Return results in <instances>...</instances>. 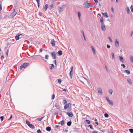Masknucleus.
<instances>
[{"label":"nucleus","mask_w":133,"mask_h":133,"mask_svg":"<svg viewBox=\"0 0 133 133\" xmlns=\"http://www.w3.org/2000/svg\"><path fill=\"white\" fill-rule=\"evenodd\" d=\"M24 35L21 34H18L15 37V38L16 40H18L20 39L24 38Z\"/></svg>","instance_id":"1"},{"label":"nucleus","mask_w":133,"mask_h":133,"mask_svg":"<svg viewBox=\"0 0 133 133\" xmlns=\"http://www.w3.org/2000/svg\"><path fill=\"white\" fill-rule=\"evenodd\" d=\"M13 10L14 11L12 12L11 15H10V18H11L14 17L17 14L16 12L15 11V7H14Z\"/></svg>","instance_id":"2"},{"label":"nucleus","mask_w":133,"mask_h":133,"mask_svg":"<svg viewBox=\"0 0 133 133\" xmlns=\"http://www.w3.org/2000/svg\"><path fill=\"white\" fill-rule=\"evenodd\" d=\"M83 5L85 6L84 7L87 8H89L91 7L90 5V4L89 3L88 0H87L84 2Z\"/></svg>","instance_id":"3"},{"label":"nucleus","mask_w":133,"mask_h":133,"mask_svg":"<svg viewBox=\"0 0 133 133\" xmlns=\"http://www.w3.org/2000/svg\"><path fill=\"white\" fill-rule=\"evenodd\" d=\"M29 65L28 63H25L22 64L20 66V68L21 69L23 68H25L26 67Z\"/></svg>","instance_id":"4"},{"label":"nucleus","mask_w":133,"mask_h":133,"mask_svg":"<svg viewBox=\"0 0 133 133\" xmlns=\"http://www.w3.org/2000/svg\"><path fill=\"white\" fill-rule=\"evenodd\" d=\"M66 5H63L62 6L59 7L58 9L59 12H62L64 9Z\"/></svg>","instance_id":"5"},{"label":"nucleus","mask_w":133,"mask_h":133,"mask_svg":"<svg viewBox=\"0 0 133 133\" xmlns=\"http://www.w3.org/2000/svg\"><path fill=\"white\" fill-rule=\"evenodd\" d=\"M51 55L53 59H56V53L55 52H53L51 53Z\"/></svg>","instance_id":"6"},{"label":"nucleus","mask_w":133,"mask_h":133,"mask_svg":"<svg viewBox=\"0 0 133 133\" xmlns=\"http://www.w3.org/2000/svg\"><path fill=\"white\" fill-rule=\"evenodd\" d=\"M119 45V41L118 39H116L115 42V45L116 47L117 48L118 47Z\"/></svg>","instance_id":"7"},{"label":"nucleus","mask_w":133,"mask_h":133,"mask_svg":"<svg viewBox=\"0 0 133 133\" xmlns=\"http://www.w3.org/2000/svg\"><path fill=\"white\" fill-rule=\"evenodd\" d=\"M50 43L52 46H55V41L54 39H53L51 40Z\"/></svg>","instance_id":"8"},{"label":"nucleus","mask_w":133,"mask_h":133,"mask_svg":"<svg viewBox=\"0 0 133 133\" xmlns=\"http://www.w3.org/2000/svg\"><path fill=\"white\" fill-rule=\"evenodd\" d=\"M98 93L100 95H102V89L101 88H99L98 89Z\"/></svg>","instance_id":"9"},{"label":"nucleus","mask_w":133,"mask_h":133,"mask_svg":"<svg viewBox=\"0 0 133 133\" xmlns=\"http://www.w3.org/2000/svg\"><path fill=\"white\" fill-rule=\"evenodd\" d=\"M66 114L68 116L70 117H71L73 116V114L72 112H67L66 113Z\"/></svg>","instance_id":"10"},{"label":"nucleus","mask_w":133,"mask_h":133,"mask_svg":"<svg viewBox=\"0 0 133 133\" xmlns=\"http://www.w3.org/2000/svg\"><path fill=\"white\" fill-rule=\"evenodd\" d=\"M101 27L102 30L104 31H105L106 28L104 25V24L101 25Z\"/></svg>","instance_id":"11"},{"label":"nucleus","mask_w":133,"mask_h":133,"mask_svg":"<svg viewBox=\"0 0 133 133\" xmlns=\"http://www.w3.org/2000/svg\"><path fill=\"white\" fill-rule=\"evenodd\" d=\"M102 14H103V16H104V17L106 18H108L109 17L108 16V14L107 12H105V13H102Z\"/></svg>","instance_id":"12"},{"label":"nucleus","mask_w":133,"mask_h":133,"mask_svg":"<svg viewBox=\"0 0 133 133\" xmlns=\"http://www.w3.org/2000/svg\"><path fill=\"white\" fill-rule=\"evenodd\" d=\"M119 59L122 62V63H124V59L123 58V57L122 56H119Z\"/></svg>","instance_id":"13"},{"label":"nucleus","mask_w":133,"mask_h":133,"mask_svg":"<svg viewBox=\"0 0 133 133\" xmlns=\"http://www.w3.org/2000/svg\"><path fill=\"white\" fill-rule=\"evenodd\" d=\"M100 21L101 25L104 24L103 23V17H102L100 19Z\"/></svg>","instance_id":"14"},{"label":"nucleus","mask_w":133,"mask_h":133,"mask_svg":"<svg viewBox=\"0 0 133 133\" xmlns=\"http://www.w3.org/2000/svg\"><path fill=\"white\" fill-rule=\"evenodd\" d=\"M48 7V4H46L43 7V9L45 11L46 10Z\"/></svg>","instance_id":"15"},{"label":"nucleus","mask_w":133,"mask_h":133,"mask_svg":"<svg viewBox=\"0 0 133 133\" xmlns=\"http://www.w3.org/2000/svg\"><path fill=\"white\" fill-rule=\"evenodd\" d=\"M123 72H124L126 73L128 75H129L130 74V71L128 70H124Z\"/></svg>","instance_id":"16"},{"label":"nucleus","mask_w":133,"mask_h":133,"mask_svg":"<svg viewBox=\"0 0 133 133\" xmlns=\"http://www.w3.org/2000/svg\"><path fill=\"white\" fill-rule=\"evenodd\" d=\"M46 130L49 131H50L51 130V128L49 127H47L46 129Z\"/></svg>","instance_id":"17"},{"label":"nucleus","mask_w":133,"mask_h":133,"mask_svg":"<svg viewBox=\"0 0 133 133\" xmlns=\"http://www.w3.org/2000/svg\"><path fill=\"white\" fill-rule=\"evenodd\" d=\"M57 54L59 55L60 56H61L62 54L63 53L62 51L61 50H59L57 52Z\"/></svg>","instance_id":"18"},{"label":"nucleus","mask_w":133,"mask_h":133,"mask_svg":"<svg viewBox=\"0 0 133 133\" xmlns=\"http://www.w3.org/2000/svg\"><path fill=\"white\" fill-rule=\"evenodd\" d=\"M72 124V122L71 121L68 122L67 123V125L69 126H70Z\"/></svg>","instance_id":"19"},{"label":"nucleus","mask_w":133,"mask_h":133,"mask_svg":"<svg viewBox=\"0 0 133 133\" xmlns=\"http://www.w3.org/2000/svg\"><path fill=\"white\" fill-rule=\"evenodd\" d=\"M29 127L32 129H34L35 128L34 126L32 124H30Z\"/></svg>","instance_id":"20"},{"label":"nucleus","mask_w":133,"mask_h":133,"mask_svg":"<svg viewBox=\"0 0 133 133\" xmlns=\"http://www.w3.org/2000/svg\"><path fill=\"white\" fill-rule=\"evenodd\" d=\"M110 105L113 106V103L112 101H110L108 102Z\"/></svg>","instance_id":"21"},{"label":"nucleus","mask_w":133,"mask_h":133,"mask_svg":"<svg viewBox=\"0 0 133 133\" xmlns=\"http://www.w3.org/2000/svg\"><path fill=\"white\" fill-rule=\"evenodd\" d=\"M108 91L110 95L112 94L113 92V90L112 89H109Z\"/></svg>","instance_id":"22"},{"label":"nucleus","mask_w":133,"mask_h":133,"mask_svg":"<svg viewBox=\"0 0 133 133\" xmlns=\"http://www.w3.org/2000/svg\"><path fill=\"white\" fill-rule=\"evenodd\" d=\"M127 81L130 84H132V82L130 79L128 78L127 79Z\"/></svg>","instance_id":"23"},{"label":"nucleus","mask_w":133,"mask_h":133,"mask_svg":"<svg viewBox=\"0 0 133 133\" xmlns=\"http://www.w3.org/2000/svg\"><path fill=\"white\" fill-rule=\"evenodd\" d=\"M51 65V66L50 68V70H52L53 68H55V66L53 64H52Z\"/></svg>","instance_id":"24"},{"label":"nucleus","mask_w":133,"mask_h":133,"mask_svg":"<svg viewBox=\"0 0 133 133\" xmlns=\"http://www.w3.org/2000/svg\"><path fill=\"white\" fill-rule=\"evenodd\" d=\"M126 10L127 13L128 14H129V12H130V10L129 8L128 7L126 8Z\"/></svg>","instance_id":"25"},{"label":"nucleus","mask_w":133,"mask_h":133,"mask_svg":"<svg viewBox=\"0 0 133 133\" xmlns=\"http://www.w3.org/2000/svg\"><path fill=\"white\" fill-rule=\"evenodd\" d=\"M92 49L93 53L94 54H96L95 51V50L94 48L93 47V46H92Z\"/></svg>","instance_id":"26"},{"label":"nucleus","mask_w":133,"mask_h":133,"mask_svg":"<svg viewBox=\"0 0 133 133\" xmlns=\"http://www.w3.org/2000/svg\"><path fill=\"white\" fill-rule=\"evenodd\" d=\"M130 58L131 61L133 63V56H130Z\"/></svg>","instance_id":"27"},{"label":"nucleus","mask_w":133,"mask_h":133,"mask_svg":"<svg viewBox=\"0 0 133 133\" xmlns=\"http://www.w3.org/2000/svg\"><path fill=\"white\" fill-rule=\"evenodd\" d=\"M73 74V72L71 71H70V77L71 78H72V75Z\"/></svg>","instance_id":"28"},{"label":"nucleus","mask_w":133,"mask_h":133,"mask_svg":"<svg viewBox=\"0 0 133 133\" xmlns=\"http://www.w3.org/2000/svg\"><path fill=\"white\" fill-rule=\"evenodd\" d=\"M64 123V121L62 120L61 122V124L62 125H63Z\"/></svg>","instance_id":"29"},{"label":"nucleus","mask_w":133,"mask_h":133,"mask_svg":"<svg viewBox=\"0 0 133 133\" xmlns=\"http://www.w3.org/2000/svg\"><path fill=\"white\" fill-rule=\"evenodd\" d=\"M111 55L112 56V59H115V56L114 55V54L113 52L111 53Z\"/></svg>","instance_id":"30"},{"label":"nucleus","mask_w":133,"mask_h":133,"mask_svg":"<svg viewBox=\"0 0 133 133\" xmlns=\"http://www.w3.org/2000/svg\"><path fill=\"white\" fill-rule=\"evenodd\" d=\"M26 124L28 125V126L30 124V122L28 121H26Z\"/></svg>","instance_id":"31"},{"label":"nucleus","mask_w":133,"mask_h":133,"mask_svg":"<svg viewBox=\"0 0 133 133\" xmlns=\"http://www.w3.org/2000/svg\"><path fill=\"white\" fill-rule=\"evenodd\" d=\"M104 116L105 117H109L108 114L107 113H105L104 114Z\"/></svg>","instance_id":"32"},{"label":"nucleus","mask_w":133,"mask_h":133,"mask_svg":"<svg viewBox=\"0 0 133 133\" xmlns=\"http://www.w3.org/2000/svg\"><path fill=\"white\" fill-rule=\"evenodd\" d=\"M53 7L54 5L53 4H51L49 6V8L50 9H51L53 8Z\"/></svg>","instance_id":"33"},{"label":"nucleus","mask_w":133,"mask_h":133,"mask_svg":"<svg viewBox=\"0 0 133 133\" xmlns=\"http://www.w3.org/2000/svg\"><path fill=\"white\" fill-rule=\"evenodd\" d=\"M68 108V104H66L64 106V109H66Z\"/></svg>","instance_id":"34"},{"label":"nucleus","mask_w":133,"mask_h":133,"mask_svg":"<svg viewBox=\"0 0 133 133\" xmlns=\"http://www.w3.org/2000/svg\"><path fill=\"white\" fill-rule=\"evenodd\" d=\"M85 122L88 124H89L90 123V121L89 120L87 119H86L85 120Z\"/></svg>","instance_id":"35"},{"label":"nucleus","mask_w":133,"mask_h":133,"mask_svg":"<svg viewBox=\"0 0 133 133\" xmlns=\"http://www.w3.org/2000/svg\"><path fill=\"white\" fill-rule=\"evenodd\" d=\"M63 104H64L67 103V101L65 99L63 101Z\"/></svg>","instance_id":"36"},{"label":"nucleus","mask_w":133,"mask_h":133,"mask_svg":"<svg viewBox=\"0 0 133 133\" xmlns=\"http://www.w3.org/2000/svg\"><path fill=\"white\" fill-rule=\"evenodd\" d=\"M44 116L43 117H42L41 118H37V120L38 121H41L42 119H43L44 117Z\"/></svg>","instance_id":"37"},{"label":"nucleus","mask_w":133,"mask_h":133,"mask_svg":"<svg viewBox=\"0 0 133 133\" xmlns=\"http://www.w3.org/2000/svg\"><path fill=\"white\" fill-rule=\"evenodd\" d=\"M4 18H10V15L9 16L8 15H6L4 17Z\"/></svg>","instance_id":"38"},{"label":"nucleus","mask_w":133,"mask_h":133,"mask_svg":"<svg viewBox=\"0 0 133 133\" xmlns=\"http://www.w3.org/2000/svg\"><path fill=\"white\" fill-rule=\"evenodd\" d=\"M49 57V56L48 55H46L45 56V59H48Z\"/></svg>","instance_id":"39"},{"label":"nucleus","mask_w":133,"mask_h":133,"mask_svg":"<svg viewBox=\"0 0 133 133\" xmlns=\"http://www.w3.org/2000/svg\"><path fill=\"white\" fill-rule=\"evenodd\" d=\"M129 130L131 133H133V129H129Z\"/></svg>","instance_id":"40"},{"label":"nucleus","mask_w":133,"mask_h":133,"mask_svg":"<svg viewBox=\"0 0 133 133\" xmlns=\"http://www.w3.org/2000/svg\"><path fill=\"white\" fill-rule=\"evenodd\" d=\"M61 126L59 125H56L55 126V128H58V129H59Z\"/></svg>","instance_id":"41"},{"label":"nucleus","mask_w":133,"mask_h":133,"mask_svg":"<svg viewBox=\"0 0 133 133\" xmlns=\"http://www.w3.org/2000/svg\"><path fill=\"white\" fill-rule=\"evenodd\" d=\"M130 9L131 11L133 12V6L132 5L131 6Z\"/></svg>","instance_id":"42"},{"label":"nucleus","mask_w":133,"mask_h":133,"mask_svg":"<svg viewBox=\"0 0 133 133\" xmlns=\"http://www.w3.org/2000/svg\"><path fill=\"white\" fill-rule=\"evenodd\" d=\"M78 17L79 18H80V17L81 16V13L80 12H78Z\"/></svg>","instance_id":"43"},{"label":"nucleus","mask_w":133,"mask_h":133,"mask_svg":"<svg viewBox=\"0 0 133 133\" xmlns=\"http://www.w3.org/2000/svg\"><path fill=\"white\" fill-rule=\"evenodd\" d=\"M37 132L38 133H41L42 131H41L40 129H38L37 130Z\"/></svg>","instance_id":"44"},{"label":"nucleus","mask_w":133,"mask_h":133,"mask_svg":"<svg viewBox=\"0 0 133 133\" xmlns=\"http://www.w3.org/2000/svg\"><path fill=\"white\" fill-rule=\"evenodd\" d=\"M108 38L109 41L111 42V43L113 42L112 40L110 37H108Z\"/></svg>","instance_id":"45"},{"label":"nucleus","mask_w":133,"mask_h":133,"mask_svg":"<svg viewBox=\"0 0 133 133\" xmlns=\"http://www.w3.org/2000/svg\"><path fill=\"white\" fill-rule=\"evenodd\" d=\"M39 15L41 16H43V14L41 12H39Z\"/></svg>","instance_id":"46"},{"label":"nucleus","mask_w":133,"mask_h":133,"mask_svg":"<svg viewBox=\"0 0 133 133\" xmlns=\"http://www.w3.org/2000/svg\"><path fill=\"white\" fill-rule=\"evenodd\" d=\"M2 2H0V11L2 10V5H1Z\"/></svg>","instance_id":"47"},{"label":"nucleus","mask_w":133,"mask_h":133,"mask_svg":"<svg viewBox=\"0 0 133 133\" xmlns=\"http://www.w3.org/2000/svg\"><path fill=\"white\" fill-rule=\"evenodd\" d=\"M0 118L1 119V120L2 121H3L4 119V117L3 116H1L0 117Z\"/></svg>","instance_id":"48"},{"label":"nucleus","mask_w":133,"mask_h":133,"mask_svg":"<svg viewBox=\"0 0 133 133\" xmlns=\"http://www.w3.org/2000/svg\"><path fill=\"white\" fill-rule=\"evenodd\" d=\"M55 97V95L54 94H53L52 95V99H54Z\"/></svg>","instance_id":"49"},{"label":"nucleus","mask_w":133,"mask_h":133,"mask_svg":"<svg viewBox=\"0 0 133 133\" xmlns=\"http://www.w3.org/2000/svg\"><path fill=\"white\" fill-rule=\"evenodd\" d=\"M121 66H122L124 68H125L126 67L125 65L124 64H121Z\"/></svg>","instance_id":"50"},{"label":"nucleus","mask_w":133,"mask_h":133,"mask_svg":"<svg viewBox=\"0 0 133 133\" xmlns=\"http://www.w3.org/2000/svg\"><path fill=\"white\" fill-rule=\"evenodd\" d=\"M58 83H60L61 82V79H58Z\"/></svg>","instance_id":"51"},{"label":"nucleus","mask_w":133,"mask_h":133,"mask_svg":"<svg viewBox=\"0 0 133 133\" xmlns=\"http://www.w3.org/2000/svg\"><path fill=\"white\" fill-rule=\"evenodd\" d=\"M68 108H71V104L70 103H69L68 104Z\"/></svg>","instance_id":"52"},{"label":"nucleus","mask_w":133,"mask_h":133,"mask_svg":"<svg viewBox=\"0 0 133 133\" xmlns=\"http://www.w3.org/2000/svg\"><path fill=\"white\" fill-rule=\"evenodd\" d=\"M88 127H89L91 129H93V128L92 127V125H90L89 126H88Z\"/></svg>","instance_id":"53"},{"label":"nucleus","mask_w":133,"mask_h":133,"mask_svg":"<svg viewBox=\"0 0 133 133\" xmlns=\"http://www.w3.org/2000/svg\"><path fill=\"white\" fill-rule=\"evenodd\" d=\"M95 2V3L96 4V5L97 4V3H98V1L97 0H94Z\"/></svg>","instance_id":"54"},{"label":"nucleus","mask_w":133,"mask_h":133,"mask_svg":"<svg viewBox=\"0 0 133 133\" xmlns=\"http://www.w3.org/2000/svg\"><path fill=\"white\" fill-rule=\"evenodd\" d=\"M98 132L96 130H94L92 131V133H97Z\"/></svg>","instance_id":"55"},{"label":"nucleus","mask_w":133,"mask_h":133,"mask_svg":"<svg viewBox=\"0 0 133 133\" xmlns=\"http://www.w3.org/2000/svg\"><path fill=\"white\" fill-rule=\"evenodd\" d=\"M81 32H82V34L83 35V36L84 35H85L84 34V31H83V30H81Z\"/></svg>","instance_id":"56"},{"label":"nucleus","mask_w":133,"mask_h":133,"mask_svg":"<svg viewBox=\"0 0 133 133\" xmlns=\"http://www.w3.org/2000/svg\"><path fill=\"white\" fill-rule=\"evenodd\" d=\"M106 99L108 102L110 101V100L109 99V97H106Z\"/></svg>","instance_id":"57"},{"label":"nucleus","mask_w":133,"mask_h":133,"mask_svg":"<svg viewBox=\"0 0 133 133\" xmlns=\"http://www.w3.org/2000/svg\"><path fill=\"white\" fill-rule=\"evenodd\" d=\"M12 118V115H11V116L10 117V118L8 119V120L9 121L10 120V119H11Z\"/></svg>","instance_id":"58"},{"label":"nucleus","mask_w":133,"mask_h":133,"mask_svg":"<svg viewBox=\"0 0 133 133\" xmlns=\"http://www.w3.org/2000/svg\"><path fill=\"white\" fill-rule=\"evenodd\" d=\"M107 47L108 48H109L110 47V45H109V44H107Z\"/></svg>","instance_id":"59"},{"label":"nucleus","mask_w":133,"mask_h":133,"mask_svg":"<svg viewBox=\"0 0 133 133\" xmlns=\"http://www.w3.org/2000/svg\"><path fill=\"white\" fill-rule=\"evenodd\" d=\"M68 109L67 111H70L71 110V108H68Z\"/></svg>","instance_id":"60"},{"label":"nucleus","mask_w":133,"mask_h":133,"mask_svg":"<svg viewBox=\"0 0 133 133\" xmlns=\"http://www.w3.org/2000/svg\"><path fill=\"white\" fill-rule=\"evenodd\" d=\"M1 12H0V19H2V15H1Z\"/></svg>","instance_id":"61"},{"label":"nucleus","mask_w":133,"mask_h":133,"mask_svg":"<svg viewBox=\"0 0 133 133\" xmlns=\"http://www.w3.org/2000/svg\"><path fill=\"white\" fill-rule=\"evenodd\" d=\"M111 11L112 12H114V8L113 7H112L111 8Z\"/></svg>","instance_id":"62"},{"label":"nucleus","mask_w":133,"mask_h":133,"mask_svg":"<svg viewBox=\"0 0 133 133\" xmlns=\"http://www.w3.org/2000/svg\"><path fill=\"white\" fill-rule=\"evenodd\" d=\"M133 34V32L132 31H131V33H130V35L131 36Z\"/></svg>","instance_id":"63"},{"label":"nucleus","mask_w":133,"mask_h":133,"mask_svg":"<svg viewBox=\"0 0 133 133\" xmlns=\"http://www.w3.org/2000/svg\"><path fill=\"white\" fill-rule=\"evenodd\" d=\"M9 52V51H8V50H7V51L6 52V55H7V56L8 55V53H9V52Z\"/></svg>","instance_id":"64"}]
</instances>
